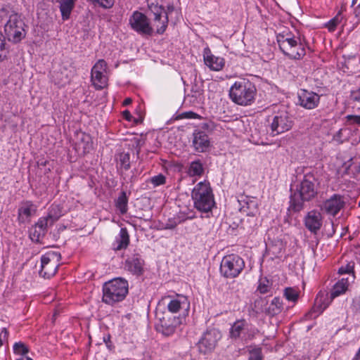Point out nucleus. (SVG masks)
I'll return each mask as SVG.
<instances>
[{"mask_svg": "<svg viewBox=\"0 0 360 360\" xmlns=\"http://www.w3.org/2000/svg\"><path fill=\"white\" fill-rule=\"evenodd\" d=\"M276 43L284 55L290 59L300 60L306 55L305 45L300 37L289 27H282L275 30Z\"/></svg>", "mask_w": 360, "mask_h": 360, "instance_id": "nucleus-1", "label": "nucleus"}, {"mask_svg": "<svg viewBox=\"0 0 360 360\" xmlns=\"http://www.w3.org/2000/svg\"><path fill=\"white\" fill-rule=\"evenodd\" d=\"M316 179L314 174L308 173L304 176L301 182L295 185V188L291 187L290 205L288 210L298 212L304 208V202L309 201L317 194L315 186Z\"/></svg>", "mask_w": 360, "mask_h": 360, "instance_id": "nucleus-2", "label": "nucleus"}, {"mask_svg": "<svg viewBox=\"0 0 360 360\" xmlns=\"http://www.w3.org/2000/svg\"><path fill=\"white\" fill-rule=\"evenodd\" d=\"M102 292V302L114 306L125 299L129 292L128 281L122 278H113L103 284Z\"/></svg>", "mask_w": 360, "mask_h": 360, "instance_id": "nucleus-3", "label": "nucleus"}, {"mask_svg": "<svg viewBox=\"0 0 360 360\" xmlns=\"http://www.w3.org/2000/svg\"><path fill=\"white\" fill-rule=\"evenodd\" d=\"M256 93V88L252 82L247 79H240L235 82L231 86L229 96L233 103L247 106L253 103Z\"/></svg>", "mask_w": 360, "mask_h": 360, "instance_id": "nucleus-4", "label": "nucleus"}, {"mask_svg": "<svg viewBox=\"0 0 360 360\" xmlns=\"http://www.w3.org/2000/svg\"><path fill=\"white\" fill-rule=\"evenodd\" d=\"M192 199L198 210L202 212L211 211L214 200L210 183L207 181L199 182L192 191Z\"/></svg>", "mask_w": 360, "mask_h": 360, "instance_id": "nucleus-5", "label": "nucleus"}, {"mask_svg": "<svg viewBox=\"0 0 360 360\" xmlns=\"http://www.w3.org/2000/svg\"><path fill=\"white\" fill-rule=\"evenodd\" d=\"M27 28V25L22 15L12 12L9 14L7 22L4 25V32L9 41L17 44L25 38Z\"/></svg>", "mask_w": 360, "mask_h": 360, "instance_id": "nucleus-6", "label": "nucleus"}, {"mask_svg": "<svg viewBox=\"0 0 360 360\" xmlns=\"http://www.w3.org/2000/svg\"><path fill=\"white\" fill-rule=\"evenodd\" d=\"M245 267L243 259L235 254L223 257L220 264V273L226 278H236Z\"/></svg>", "mask_w": 360, "mask_h": 360, "instance_id": "nucleus-7", "label": "nucleus"}, {"mask_svg": "<svg viewBox=\"0 0 360 360\" xmlns=\"http://www.w3.org/2000/svg\"><path fill=\"white\" fill-rule=\"evenodd\" d=\"M61 255L58 252L49 251L41 257L39 275L44 278L53 276L60 264Z\"/></svg>", "mask_w": 360, "mask_h": 360, "instance_id": "nucleus-8", "label": "nucleus"}, {"mask_svg": "<svg viewBox=\"0 0 360 360\" xmlns=\"http://www.w3.org/2000/svg\"><path fill=\"white\" fill-rule=\"evenodd\" d=\"M108 64L103 59L98 60L91 71V81L97 90H101L108 85Z\"/></svg>", "mask_w": 360, "mask_h": 360, "instance_id": "nucleus-9", "label": "nucleus"}, {"mask_svg": "<svg viewBox=\"0 0 360 360\" xmlns=\"http://www.w3.org/2000/svg\"><path fill=\"white\" fill-rule=\"evenodd\" d=\"M345 205V197L340 194L334 193L322 202L320 210L326 215L335 217L344 209Z\"/></svg>", "mask_w": 360, "mask_h": 360, "instance_id": "nucleus-10", "label": "nucleus"}, {"mask_svg": "<svg viewBox=\"0 0 360 360\" xmlns=\"http://www.w3.org/2000/svg\"><path fill=\"white\" fill-rule=\"evenodd\" d=\"M220 338L221 334L218 330L215 328L207 330L198 342L200 352L204 354L212 352Z\"/></svg>", "mask_w": 360, "mask_h": 360, "instance_id": "nucleus-11", "label": "nucleus"}, {"mask_svg": "<svg viewBox=\"0 0 360 360\" xmlns=\"http://www.w3.org/2000/svg\"><path fill=\"white\" fill-rule=\"evenodd\" d=\"M162 302L167 304V310L172 314L178 313L182 309L188 311L190 308V302L187 297L179 294L175 297L165 295L162 298Z\"/></svg>", "mask_w": 360, "mask_h": 360, "instance_id": "nucleus-12", "label": "nucleus"}, {"mask_svg": "<svg viewBox=\"0 0 360 360\" xmlns=\"http://www.w3.org/2000/svg\"><path fill=\"white\" fill-rule=\"evenodd\" d=\"M306 229L313 234H316L321 229L323 217L321 210L316 209L309 211L304 217Z\"/></svg>", "mask_w": 360, "mask_h": 360, "instance_id": "nucleus-13", "label": "nucleus"}, {"mask_svg": "<svg viewBox=\"0 0 360 360\" xmlns=\"http://www.w3.org/2000/svg\"><path fill=\"white\" fill-rule=\"evenodd\" d=\"M124 269L134 276L139 277L146 271V263L144 259L139 254L129 257L124 262Z\"/></svg>", "mask_w": 360, "mask_h": 360, "instance_id": "nucleus-14", "label": "nucleus"}, {"mask_svg": "<svg viewBox=\"0 0 360 360\" xmlns=\"http://www.w3.org/2000/svg\"><path fill=\"white\" fill-rule=\"evenodd\" d=\"M292 127V120L286 110H282L274 117L271 122V132L279 134L290 130Z\"/></svg>", "mask_w": 360, "mask_h": 360, "instance_id": "nucleus-15", "label": "nucleus"}, {"mask_svg": "<svg viewBox=\"0 0 360 360\" xmlns=\"http://www.w3.org/2000/svg\"><path fill=\"white\" fill-rule=\"evenodd\" d=\"M129 23L137 32L146 34H150L153 32L148 18L142 13L134 12L129 19Z\"/></svg>", "mask_w": 360, "mask_h": 360, "instance_id": "nucleus-16", "label": "nucleus"}, {"mask_svg": "<svg viewBox=\"0 0 360 360\" xmlns=\"http://www.w3.org/2000/svg\"><path fill=\"white\" fill-rule=\"evenodd\" d=\"M321 96L318 94L302 89L298 94V104L304 109L313 110L318 107L320 103Z\"/></svg>", "mask_w": 360, "mask_h": 360, "instance_id": "nucleus-17", "label": "nucleus"}, {"mask_svg": "<svg viewBox=\"0 0 360 360\" xmlns=\"http://www.w3.org/2000/svg\"><path fill=\"white\" fill-rule=\"evenodd\" d=\"M210 140L205 131L195 130L193 134L192 146L194 150L198 153H204L210 148Z\"/></svg>", "mask_w": 360, "mask_h": 360, "instance_id": "nucleus-18", "label": "nucleus"}, {"mask_svg": "<svg viewBox=\"0 0 360 360\" xmlns=\"http://www.w3.org/2000/svg\"><path fill=\"white\" fill-rule=\"evenodd\" d=\"M156 4L159 5V8L153 13V26L156 27L158 34H162L167 27L168 16L167 13H162V10L165 7L163 0H160V1L157 0Z\"/></svg>", "mask_w": 360, "mask_h": 360, "instance_id": "nucleus-19", "label": "nucleus"}, {"mask_svg": "<svg viewBox=\"0 0 360 360\" xmlns=\"http://www.w3.org/2000/svg\"><path fill=\"white\" fill-rule=\"evenodd\" d=\"M240 211L248 216H254L258 211L257 200L254 197L240 195L238 200Z\"/></svg>", "mask_w": 360, "mask_h": 360, "instance_id": "nucleus-20", "label": "nucleus"}, {"mask_svg": "<svg viewBox=\"0 0 360 360\" xmlns=\"http://www.w3.org/2000/svg\"><path fill=\"white\" fill-rule=\"evenodd\" d=\"M202 55L204 63L210 70L219 71L222 70L225 64L223 58L213 55L209 47H206L203 49Z\"/></svg>", "mask_w": 360, "mask_h": 360, "instance_id": "nucleus-21", "label": "nucleus"}, {"mask_svg": "<svg viewBox=\"0 0 360 360\" xmlns=\"http://www.w3.org/2000/svg\"><path fill=\"white\" fill-rule=\"evenodd\" d=\"M182 316H172L169 318L164 317L161 320V331L165 336H170L174 333L176 328L179 326L183 321Z\"/></svg>", "mask_w": 360, "mask_h": 360, "instance_id": "nucleus-22", "label": "nucleus"}, {"mask_svg": "<svg viewBox=\"0 0 360 360\" xmlns=\"http://www.w3.org/2000/svg\"><path fill=\"white\" fill-rule=\"evenodd\" d=\"M36 206L31 201H26L18 209V221L20 223H25L30 220L31 216L35 214Z\"/></svg>", "mask_w": 360, "mask_h": 360, "instance_id": "nucleus-23", "label": "nucleus"}, {"mask_svg": "<svg viewBox=\"0 0 360 360\" xmlns=\"http://www.w3.org/2000/svg\"><path fill=\"white\" fill-rule=\"evenodd\" d=\"M129 244V235L126 228H122L112 244L115 251L126 249Z\"/></svg>", "mask_w": 360, "mask_h": 360, "instance_id": "nucleus-24", "label": "nucleus"}, {"mask_svg": "<svg viewBox=\"0 0 360 360\" xmlns=\"http://www.w3.org/2000/svg\"><path fill=\"white\" fill-rule=\"evenodd\" d=\"M350 283L349 278H342L339 280L333 287L330 291V300H333L335 297L345 294L348 290Z\"/></svg>", "mask_w": 360, "mask_h": 360, "instance_id": "nucleus-25", "label": "nucleus"}, {"mask_svg": "<svg viewBox=\"0 0 360 360\" xmlns=\"http://www.w3.org/2000/svg\"><path fill=\"white\" fill-rule=\"evenodd\" d=\"M62 19L67 20L70 18L71 12L75 7V0H58Z\"/></svg>", "mask_w": 360, "mask_h": 360, "instance_id": "nucleus-26", "label": "nucleus"}, {"mask_svg": "<svg viewBox=\"0 0 360 360\" xmlns=\"http://www.w3.org/2000/svg\"><path fill=\"white\" fill-rule=\"evenodd\" d=\"M63 215L62 208L59 205L52 204L48 210V214L46 216L53 224L59 219Z\"/></svg>", "mask_w": 360, "mask_h": 360, "instance_id": "nucleus-27", "label": "nucleus"}, {"mask_svg": "<svg viewBox=\"0 0 360 360\" xmlns=\"http://www.w3.org/2000/svg\"><path fill=\"white\" fill-rule=\"evenodd\" d=\"M128 198L124 191L120 193L119 197L116 200L115 205L122 214L127 212Z\"/></svg>", "mask_w": 360, "mask_h": 360, "instance_id": "nucleus-28", "label": "nucleus"}, {"mask_svg": "<svg viewBox=\"0 0 360 360\" xmlns=\"http://www.w3.org/2000/svg\"><path fill=\"white\" fill-rule=\"evenodd\" d=\"M342 12V10L340 11L334 18L325 24V27L327 28L329 32H334L337 29L338 25L342 22L343 19Z\"/></svg>", "mask_w": 360, "mask_h": 360, "instance_id": "nucleus-29", "label": "nucleus"}, {"mask_svg": "<svg viewBox=\"0 0 360 360\" xmlns=\"http://www.w3.org/2000/svg\"><path fill=\"white\" fill-rule=\"evenodd\" d=\"M29 233L30 239L36 243L40 242L41 238L46 235V233L39 227H37L36 224L30 229Z\"/></svg>", "mask_w": 360, "mask_h": 360, "instance_id": "nucleus-30", "label": "nucleus"}, {"mask_svg": "<svg viewBox=\"0 0 360 360\" xmlns=\"http://www.w3.org/2000/svg\"><path fill=\"white\" fill-rule=\"evenodd\" d=\"M354 262L351 261L348 262L346 265L342 266L338 269L339 274H349V278L352 279L351 282H353L355 278L354 276Z\"/></svg>", "mask_w": 360, "mask_h": 360, "instance_id": "nucleus-31", "label": "nucleus"}, {"mask_svg": "<svg viewBox=\"0 0 360 360\" xmlns=\"http://www.w3.org/2000/svg\"><path fill=\"white\" fill-rule=\"evenodd\" d=\"M245 321L244 320H238L232 326L230 331L231 337L237 338L240 336L241 331L244 329Z\"/></svg>", "mask_w": 360, "mask_h": 360, "instance_id": "nucleus-32", "label": "nucleus"}, {"mask_svg": "<svg viewBox=\"0 0 360 360\" xmlns=\"http://www.w3.org/2000/svg\"><path fill=\"white\" fill-rule=\"evenodd\" d=\"M283 310V301L280 297H274L271 301V317L279 315Z\"/></svg>", "mask_w": 360, "mask_h": 360, "instance_id": "nucleus-33", "label": "nucleus"}, {"mask_svg": "<svg viewBox=\"0 0 360 360\" xmlns=\"http://www.w3.org/2000/svg\"><path fill=\"white\" fill-rule=\"evenodd\" d=\"M130 155L129 153H120L117 158V164L124 170L130 168Z\"/></svg>", "mask_w": 360, "mask_h": 360, "instance_id": "nucleus-34", "label": "nucleus"}, {"mask_svg": "<svg viewBox=\"0 0 360 360\" xmlns=\"http://www.w3.org/2000/svg\"><path fill=\"white\" fill-rule=\"evenodd\" d=\"M283 296L291 302H296L299 298V292L291 287L285 288L283 290Z\"/></svg>", "mask_w": 360, "mask_h": 360, "instance_id": "nucleus-35", "label": "nucleus"}, {"mask_svg": "<svg viewBox=\"0 0 360 360\" xmlns=\"http://www.w3.org/2000/svg\"><path fill=\"white\" fill-rule=\"evenodd\" d=\"M188 173L191 176H200L203 173L202 163L199 160L192 162L188 169Z\"/></svg>", "mask_w": 360, "mask_h": 360, "instance_id": "nucleus-36", "label": "nucleus"}, {"mask_svg": "<svg viewBox=\"0 0 360 360\" xmlns=\"http://www.w3.org/2000/svg\"><path fill=\"white\" fill-rule=\"evenodd\" d=\"M255 307L257 309V312L269 313L270 306L268 304V302L264 298L257 299L255 302Z\"/></svg>", "mask_w": 360, "mask_h": 360, "instance_id": "nucleus-37", "label": "nucleus"}, {"mask_svg": "<svg viewBox=\"0 0 360 360\" xmlns=\"http://www.w3.org/2000/svg\"><path fill=\"white\" fill-rule=\"evenodd\" d=\"M9 53L8 47L6 46L5 37L0 32V61L6 59Z\"/></svg>", "mask_w": 360, "mask_h": 360, "instance_id": "nucleus-38", "label": "nucleus"}, {"mask_svg": "<svg viewBox=\"0 0 360 360\" xmlns=\"http://www.w3.org/2000/svg\"><path fill=\"white\" fill-rule=\"evenodd\" d=\"M35 224L46 233L48 228L51 226L53 223L45 216L40 217Z\"/></svg>", "mask_w": 360, "mask_h": 360, "instance_id": "nucleus-39", "label": "nucleus"}, {"mask_svg": "<svg viewBox=\"0 0 360 360\" xmlns=\"http://www.w3.org/2000/svg\"><path fill=\"white\" fill-rule=\"evenodd\" d=\"M13 352L18 355H25L29 352L27 346L22 342H15L13 345Z\"/></svg>", "mask_w": 360, "mask_h": 360, "instance_id": "nucleus-40", "label": "nucleus"}, {"mask_svg": "<svg viewBox=\"0 0 360 360\" xmlns=\"http://www.w3.org/2000/svg\"><path fill=\"white\" fill-rule=\"evenodd\" d=\"M149 181L153 185L154 187H157L165 184L166 179L165 176L163 174H160L158 175L151 177Z\"/></svg>", "mask_w": 360, "mask_h": 360, "instance_id": "nucleus-41", "label": "nucleus"}, {"mask_svg": "<svg viewBox=\"0 0 360 360\" xmlns=\"http://www.w3.org/2000/svg\"><path fill=\"white\" fill-rule=\"evenodd\" d=\"M269 280L266 277L261 278L259 281V285L257 287V290L260 293H266L269 291Z\"/></svg>", "mask_w": 360, "mask_h": 360, "instance_id": "nucleus-42", "label": "nucleus"}, {"mask_svg": "<svg viewBox=\"0 0 360 360\" xmlns=\"http://www.w3.org/2000/svg\"><path fill=\"white\" fill-rule=\"evenodd\" d=\"M346 122L349 125L360 126V115H347L345 117Z\"/></svg>", "mask_w": 360, "mask_h": 360, "instance_id": "nucleus-43", "label": "nucleus"}, {"mask_svg": "<svg viewBox=\"0 0 360 360\" xmlns=\"http://www.w3.org/2000/svg\"><path fill=\"white\" fill-rule=\"evenodd\" d=\"M275 250H278L276 258H281L285 254V248L281 243L271 245V252L274 253Z\"/></svg>", "mask_w": 360, "mask_h": 360, "instance_id": "nucleus-44", "label": "nucleus"}, {"mask_svg": "<svg viewBox=\"0 0 360 360\" xmlns=\"http://www.w3.org/2000/svg\"><path fill=\"white\" fill-rule=\"evenodd\" d=\"M60 73L58 72H55L53 75H52V77H53V80L54 82V83L56 84H58V85H63L65 83H66L68 82V79L65 78L64 79L63 77H60Z\"/></svg>", "mask_w": 360, "mask_h": 360, "instance_id": "nucleus-45", "label": "nucleus"}, {"mask_svg": "<svg viewBox=\"0 0 360 360\" xmlns=\"http://www.w3.org/2000/svg\"><path fill=\"white\" fill-rule=\"evenodd\" d=\"M248 360H262L261 349L257 348L250 351Z\"/></svg>", "mask_w": 360, "mask_h": 360, "instance_id": "nucleus-46", "label": "nucleus"}, {"mask_svg": "<svg viewBox=\"0 0 360 360\" xmlns=\"http://www.w3.org/2000/svg\"><path fill=\"white\" fill-rule=\"evenodd\" d=\"M350 98L353 101L360 102V88L351 91Z\"/></svg>", "mask_w": 360, "mask_h": 360, "instance_id": "nucleus-47", "label": "nucleus"}, {"mask_svg": "<svg viewBox=\"0 0 360 360\" xmlns=\"http://www.w3.org/2000/svg\"><path fill=\"white\" fill-rule=\"evenodd\" d=\"M181 117L187 119H195L198 117V115L192 111L184 112Z\"/></svg>", "mask_w": 360, "mask_h": 360, "instance_id": "nucleus-48", "label": "nucleus"}, {"mask_svg": "<svg viewBox=\"0 0 360 360\" xmlns=\"http://www.w3.org/2000/svg\"><path fill=\"white\" fill-rule=\"evenodd\" d=\"M7 339L8 336V332L6 328H3L0 333V347L3 345V339Z\"/></svg>", "mask_w": 360, "mask_h": 360, "instance_id": "nucleus-49", "label": "nucleus"}, {"mask_svg": "<svg viewBox=\"0 0 360 360\" xmlns=\"http://www.w3.org/2000/svg\"><path fill=\"white\" fill-rule=\"evenodd\" d=\"M354 14L355 18L360 21V0L356 6L354 8Z\"/></svg>", "mask_w": 360, "mask_h": 360, "instance_id": "nucleus-50", "label": "nucleus"}, {"mask_svg": "<svg viewBox=\"0 0 360 360\" xmlns=\"http://www.w3.org/2000/svg\"><path fill=\"white\" fill-rule=\"evenodd\" d=\"M174 6H172V5H168V6H167V12H165V11H162V13H163V14H164V13H167V16L169 17V15L172 11H174Z\"/></svg>", "mask_w": 360, "mask_h": 360, "instance_id": "nucleus-51", "label": "nucleus"}, {"mask_svg": "<svg viewBox=\"0 0 360 360\" xmlns=\"http://www.w3.org/2000/svg\"><path fill=\"white\" fill-rule=\"evenodd\" d=\"M177 224L176 222L174 223H167L165 225V229H173L176 226Z\"/></svg>", "mask_w": 360, "mask_h": 360, "instance_id": "nucleus-52", "label": "nucleus"}, {"mask_svg": "<svg viewBox=\"0 0 360 360\" xmlns=\"http://www.w3.org/2000/svg\"><path fill=\"white\" fill-rule=\"evenodd\" d=\"M123 115L124 117V118L128 120V121H130L131 120V115L129 112V111L128 110H125L123 112Z\"/></svg>", "mask_w": 360, "mask_h": 360, "instance_id": "nucleus-53", "label": "nucleus"}, {"mask_svg": "<svg viewBox=\"0 0 360 360\" xmlns=\"http://www.w3.org/2000/svg\"><path fill=\"white\" fill-rule=\"evenodd\" d=\"M132 100L131 98H127L124 99V101H123V105H129L131 103Z\"/></svg>", "mask_w": 360, "mask_h": 360, "instance_id": "nucleus-54", "label": "nucleus"}, {"mask_svg": "<svg viewBox=\"0 0 360 360\" xmlns=\"http://www.w3.org/2000/svg\"><path fill=\"white\" fill-rule=\"evenodd\" d=\"M352 360H360V348L359 349Z\"/></svg>", "mask_w": 360, "mask_h": 360, "instance_id": "nucleus-55", "label": "nucleus"}, {"mask_svg": "<svg viewBox=\"0 0 360 360\" xmlns=\"http://www.w3.org/2000/svg\"><path fill=\"white\" fill-rule=\"evenodd\" d=\"M17 360H32V359L28 357V356H22V357H20L19 359H18Z\"/></svg>", "mask_w": 360, "mask_h": 360, "instance_id": "nucleus-56", "label": "nucleus"}, {"mask_svg": "<svg viewBox=\"0 0 360 360\" xmlns=\"http://www.w3.org/2000/svg\"><path fill=\"white\" fill-rule=\"evenodd\" d=\"M260 1L263 5H265L266 3H268V0H260Z\"/></svg>", "mask_w": 360, "mask_h": 360, "instance_id": "nucleus-57", "label": "nucleus"}, {"mask_svg": "<svg viewBox=\"0 0 360 360\" xmlns=\"http://www.w3.org/2000/svg\"><path fill=\"white\" fill-rule=\"evenodd\" d=\"M357 1L358 0H352V6H354L356 3H357Z\"/></svg>", "mask_w": 360, "mask_h": 360, "instance_id": "nucleus-58", "label": "nucleus"}, {"mask_svg": "<svg viewBox=\"0 0 360 360\" xmlns=\"http://www.w3.org/2000/svg\"><path fill=\"white\" fill-rule=\"evenodd\" d=\"M85 138L89 139V136L84 135Z\"/></svg>", "mask_w": 360, "mask_h": 360, "instance_id": "nucleus-59", "label": "nucleus"}, {"mask_svg": "<svg viewBox=\"0 0 360 360\" xmlns=\"http://www.w3.org/2000/svg\"><path fill=\"white\" fill-rule=\"evenodd\" d=\"M358 205L360 207V201L359 202Z\"/></svg>", "mask_w": 360, "mask_h": 360, "instance_id": "nucleus-60", "label": "nucleus"}]
</instances>
